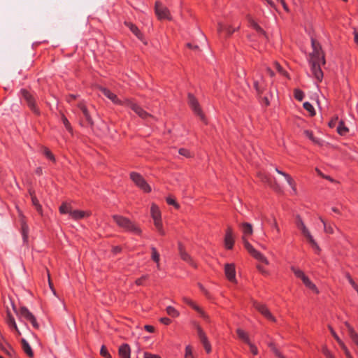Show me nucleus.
Wrapping results in <instances>:
<instances>
[{
  "label": "nucleus",
  "mask_w": 358,
  "mask_h": 358,
  "mask_svg": "<svg viewBox=\"0 0 358 358\" xmlns=\"http://www.w3.org/2000/svg\"><path fill=\"white\" fill-rule=\"evenodd\" d=\"M336 130L338 133L341 136L345 135L349 131L348 128L345 126L343 121L339 122V124L337 127Z\"/></svg>",
  "instance_id": "nucleus-35"
},
{
  "label": "nucleus",
  "mask_w": 358,
  "mask_h": 358,
  "mask_svg": "<svg viewBox=\"0 0 358 358\" xmlns=\"http://www.w3.org/2000/svg\"><path fill=\"white\" fill-rule=\"evenodd\" d=\"M22 94L31 110H32L36 113H38V110L35 106L34 100L32 96L24 90H22Z\"/></svg>",
  "instance_id": "nucleus-15"
},
{
  "label": "nucleus",
  "mask_w": 358,
  "mask_h": 358,
  "mask_svg": "<svg viewBox=\"0 0 358 358\" xmlns=\"http://www.w3.org/2000/svg\"><path fill=\"white\" fill-rule=\"evenodd\" d=\"M118 354L121 358H131V350L128 344H123L120 346Z\"/></svg>",
  "instance_id": "nucleus-19"
},
{
  "label": "nucleus",
  "mask_w": 358,
  "mask_h": 358,
  "mask_svg": "<svg viewBox=\"0 0 358 358\" xmlns=\"http://www.w3.org/2000/svg\"><path fill=\"white\" fill-rule=\"evenodd\" d=\"M179 153L181 155H183L185 157H191V155L189 153V152L185 149V148H180L179 150Z\"/></svg>",
  "instance_id": "nucleus-53"
},
{
  "label": "nucleus",
  "mask_w": 358,
  "mask_h": 358,
  "mask_svg": "<svg viewBox=\"0 0 358 358\" xmlns=\"http://www.w3.org/2000/svg\"><path fill=\"white\" fill-rule=\"evenodd\" d=\"M188 103L194 112L201 118V120L204 121L205 117L199 107L198 101L191 94H189L188 95Z\"/></svg>",
  "instance_id": "nucleus-7"
},
{
  "label": "nucleus",
  "mask_w": 358,
  "mask_h": 358,
  "mask_svg": "<svg viewBox=\"0 0 358 358\" xmlns=\"http://www.w3.org/2000/svg\"><path fill=\"white\" fill-rule=\"evenodd\" d=\"M303 108L310 113L311 116L315 115V111L313 106L309 102H305L303 103Z\"/></svg>",
  "instance_id": "nucleus-43"
},
{
  "label": "nucleus",
  "mask_w": 358,
  "mask_h": 358,
  "mask_svg": "<svg viewBox=\"0 0 358 358\" xmlns=\"http://www.w3.org/2000/svg\"><path fill=\"white\" fill-rule=\"evenodd\" d=\"M113 218L116 224L124 230L136 234L141 233V229L128 218L117 215H113Z\"/></svg>",
  "instance_id": "nucleus-2"
},
{
  "label": "nucleus",
  "mask_w": 358,
  "mask_h": 358,
  "mask_svg": "<svg viewBox=\"0 0 358 358\" xmlns=\"http://www.w3.org/2000/svg\"><path fill=\"white\" fill-rule=\"evenodd\" d=\"M21 344H22V348L24 350V352L29 357H32L33 355H34V353H33V351L31 350V346L29 345V344L28 343V342L22 338L21 340Z\"/></svg>",
  "instance_id": "nucleus-24"
},
{
  "label": "nucleus",
  "mask_w": 358,
  "mask_h": 358,
  "mask_svg": "<svg viewBox=\"0 0 358 358\" xmlns=\"http://www.w3.org/2000/svg\"><path fill=\"white\" fill-rule=\"evenodd\" d=\"M259 99H262V103L265 106H268L269 105V99H268V97L267 96H263L262 95V96H259Z\"/></svg>",
  "instance_id": "nucleus-54"
},
{
  "label": "nucleus",
  "mask_w": 358,
  "mask_h": 358,
  "mask_svg": "<svg viewBox=\"0 0 358 358\" xmlns=\"http://www.w3.org/2000/svg\"><path fill=\"white\" fill-rule=\"evenodd\" d=\"M307 241L309 242V243L311 245L312 248L316 251V252L319 253L321 250L320 248L317 245V243L315 242L313 236L308 238Z\"/></svg>",
  "instance_id": "nucleus-40"
},
{
  "label": "nucleus",
  "mask_w": 358,
  "mask_h": 358,
  "mask_svg": "<svg viewBox=\"0 0 358 358\" xmlns=\"http://www.w3.org/2000/svg\"><path fill=\"white\" fill-rule=\"evenodd\" d=\"M196 329H197L198 336H199L201 342L202 343V344L203 345V344H205V343H208V338H207L205 333L202 330V329L198 326L196 327Z\"/></svg>",
  "instance_id": "nucleus-34"
},
{
  "label": "nucleus",
  "mask_w": 358,
  "mask_h": 358,
  "mask_svg": "<svg viewBox=\"0 0 358 358\" xmlns=\"http://www.w3.org/2000/svg\"><path fill=\"white\" fill-rule=\"evenodd\" d=\"M147 278H148V275H143L141 278H140L136 280V284L137 285H143V281L145 280H146Z\"/></svg>",
  "instance_id": "nucleus-56"
},
{
  "label": "nucleus",
  "mask_w": 358,
  "mask_h": 358,
  "mask_svg": "<svg viewBox=\"0 0 358 358\" xmlns=\"http://www.w3.org/2000/svg\"><path fill=\"white\" fill-rule=\"evenodd\" d=\"M166 202L169 205H173L176 208H179V207H180L179 204L173 198L168 197L166 199Z\"/></svg>",
  "instance_id": "nucleus-51"
},
{
  "label": "nucleus",
  "mask_w": 358,
  "mask_h": 358,
  "mask_svg": "<svg viewBox=\"0 0 358 358\" xmlns=\"http://www.w3.org/2000/svg\"><path fill=\"white\" fill-rule=\"evenodd\" d=\"M349 283L355 289H357L358 285H357V283L355 282L353 279H350Z\"/></svg>",
  "instance_id": "nucleus-64"
},
{
  "label": "nucleus",
  "mask_w": 358,
  "mask_h": 358,
  "mask_svg": "<svg viewBox=\"0 0 358 358\" xmlns=\"http://www.w3.org/2000/svg\"><path fill=\"white\" fill-rule=\"evenodd\" d=\"M338 117H336L334 119L331 120L329 122V126L331 127V128H333L336 126V122L338 121Z\"/></svg>",
  "instance_id": "nucleus-59"
},
{
  "label": "nucleus",
  "mask_w": 358,
  "mask_h": 358,
  "mask_svg": "<svg viewBox=\"0 0 358 358\" xmlns=\"http://www.w3.org/2000/svg\"><path fill=\"white\" fill-rule=\"evenodd\" d=\"M224 27H225V24H224L221 22H219L217 23V31H218V33H221L222 31H224Z\"/></svg>",
  "instance_id": "nucleus-57"
},
{
  "label": "nucleus",
  "mask_w": 358,
  "mask_h": 358,
  "mask_svg": "<svg viewBox=\"0 0 358 358\" xmlns=\"http://www.w3.org/2000/svg\"><path fill=\"white\" fill-rule=\"evenodd\" d=\"M21 229L24 242H26L28 238L29 227L23 219L21 221Z\"/></svg>",
  "instance_id": "nucleus-29"
},
{
  "label": "nucleus",
  "mask_w": 358,
  "mask_h": 358,
  "mask_svg": "<svg viewBox=\"0 0 358 358\" xmlns=\"http://www.w3.org/2000/svg\"><path fill=\"white\" fill-rule=\"evenodd\" d=\"M62 122H63L64 124L66 127V129L70 130L71 128V126H70V123H69V120L66 119V117H64V116H62Z\"/></svg>",
  "instance_id": "nucleus-55"
},
{
  "label": "nucleus",
  "mask_w": 358,
  "mask_h": 358,
  "mask_svg": "<svg viewBox=\"0 0 358 358\" xmlns=\"http://www.w3.org/2000/svg\"><path fill=\"white\" fill-rule=\"evenodd\" d=\"M247 345L249 346L251 352L254 355H257L258 354L257 348L253 343H252L251 341L249 343H248Z\"/></svg>",
  "instance_id": "nucleus-49"
},
{
  "label": "nucleus",
  "mask_w": 358,
  "mask_h": 358,
  "mask_svg": "<svg viewBox=\"0 0 358 358\" xmlns=\"http://www.w3.org/2000/svg\"><path fill=\"white\" fill-rule=\"evenodd\" d=\"M275 171H277V173H279V174H280V175L283 176L285 178V179H286V180H287V183L289 184V186L292 187V189H293V192H294V193H296V190L295 183H294V182L293 179L292 178V177H291L289 175H288V174H287L286 173H284V172H282V171H280V170H279V169H275Z\"/></svg>",
  "instance_id": "nucleus-22"
},
{
  "label": "nucleus",
  "mask_w": 358,
  "mask_h": 358,
  "mask_svg": "<svg viewBox=\"0 0 358 358\" xmlns=\"http://www.w3.org/2000/svg\"><path fill=\"white\" fill-rule=\"evenodd\" d=\"M296 225L301 230V234L305 236L306 239L312 236L310 231L306 227L299 215H296Z\"/></svg>",
  "instance_id": "nucleus-12"
},
{
  "label": "nucleus",
  "mask_w": 358,
  "mask_h": 358,
  "mask_svg": "<svg viewBox=\"0 0 358 358\" xmlns=\"http://www.w3.org/2000/svg\"><path fill=\"white\" fill-rule=\"evenodd\" d=\"M273 353L278 358H285L278 349H273Z\"/></svg>",
  "instance_id": "nucleus-61"
},
{
  "label": "nucleus",
  "mask_w": 358,
  "mask_h": 358,
  "mask_svg": "<svg viewBox=\"0 0 358 358\" xmlns=\"http://www.w3.org/2000/svg\"><path fill=\"white\" fill-rule=\"evenodd\" d=\"M234 244V235L233 229L231 227L228 226L226 229L225 236H224V245L227 249L231 250L232 249Z\"/></svg>",
  "instance_id": "nucleus-8"
},
{
  "label": "nucleus",
  "mask_w": 358,
  "mask_h": 358,
  "mask_svg": "<svg viewBox=\"0 0 358 358\" xmlns=\"http://www.w3.org/2000/svg\"><path fill=\"white\" fill-rule=\"evenodd\" d=\"M71 211H72V207L67 203H63L59 207V212L61 213H69L71 215Z\"/></svg>",
  "instance_id": "nucleus-36"
},
{
  "label": "nucleus",
  "mask_w": 358,
  "mask_h": 358,
  "mask_svg": "<svg viewBox=\"0 0 358 358\" xmlns=\"http://www.w3.org/2000/svg\"><path fill=\"white\" fill-rule=\"evenodd\" d=\"M7 322L10 327H13L17 332L18 334H20V332L15 323V319L9 312L7 314Z\"/></svg>",
  "instance_id": "nucleus-30"
},
{
  "label": "nucleus",
  "mask_w": 358,
  "mask_h": 358,
  "mask_svg": "<svg viewBox=\"0 0 358 358\" xmlns=\"http://www.w3.org/2000/svg\"><path fill=\"white\" fill-rule=\"evenodd\" d=\"M100 354L105 358H112L111 355L108 352L105 345H102V347L101 348Z\"/></svg>",
  "instance_id": "nucleus-48"
},
{
  "label": "nucleus",
  "mask_w": 358,
  "mask_h": 358,
  "mask_svg": "<svg viewBox=\"0 0 358 358\" xmlns=\"http://www.w3.org/2000/svg\"><path fill=\"white\" fill-rule=\"evenodd\" d=\"M100 91L115 103H121L117 96L105 87H100Z\"/></svg>",
  "instance_id": "nucleus-20"
},
{
  "label": "nucleus",
  "mask_w": 358,
  "mask_h": 358,
  "mask_svg": "<svg viewBox=\"0 0 358 358\" xmlns=\"http://www.w3.org/2000/svg\"><path fill=\"white\" fill-rule=\"evenodd\" d=\"M311 66V71L314 77L318 80L322 81L323 78V73L321 70V62H309Z\"/></svg>",
  "instance_id": "nucleus-11"
},
{
  "label": "nucleus",
  "mask_w": 358,
  "mask_h": 358,
  "mask_svg": "<svg viewBox=\"0 0 358 358\" xmlns=\"http://www.w3.org/2000/svg\"><path fill=\"white\" fill-rule=\"evenodd\" d=\"M182 300L185 303L190 306L193 309H194L205 320L208 319V316L207 314L194 302H193L191 299L187 297H182Z\"/></svg>",
  "instance_id": "nucleus-14"
},
{
  "label": "nucleus",
  "mask_w": 358,
  "mask_h": 358,
  "mask_svg": "<svg viewBox=\"0 0 358 358\" xmlns=\"http://www.w3.org/2000/svg\"><path fill=\"white\" fill-rule=\"evenodd\" d=\"M241 227L244 234L242 238L243 243L248 252L257 260L264 262L266 264H268V261L264 257V255L255 249L245 238V236H250L253 232L252 224L248 222H244L241 224Z\"/></svg>",
  "instance_id": "nucleus-1"
},
{
  "label": "nucleus",
  "mask_w": 358,
  "mask_h": 358,
  "mask_svg": "<svg viewBox=\"0 0 358 358\" xmlns=\"http://www.w3.org/2000/svg\"><path fill=\"white\" fill-rule=\"evenodd\" d=\"M236 333L238 334V338L241 339L243 341H244L246 344L250 342L248 334L245 333L243 330L238 329L236 330Z\"/></svg>",
  "instance_id": "nucleus-28"
},
{
  "label": "nucleus",
  "mask_w": 358,
  "mask_h": 358,
  "mask_svg": "<svg viewBox=\"0 0 358 358\" xmlns=\"http://www.w3.org/2000/svg\"><path fill=\"white\" fill-rule=\"evenodd\" d=\"M130 178L138 187L141 189L145 192H150L151 191L150 186L148 184V182L141 174L136 172H131L130 173Z\"/></svg>",
  "instance_id": "nucleus-4"
},
{
  "label": "nucleus",
  "mask_w": 358,
  "mask_h": 358,
  "mask_svg": "<svg viewBox=\"0 0 358 358\" xmlns=\"http://www.w3.org/2000/svg\"><path fill=\"white\" fill-rule=\"evenodd\" d=\"M329 329L332 334V336L335 338V339L338 341V342H340V338H338V336H337V334H336V332L334 331V329H332V327L331 326H329Z\"/></svg>",
  "instance_id": "nucleus-60"
},
{
  "label": "nucleus",
  "mask_w": 358,
  "mask_h": 358,
  "mask_svg": "<svg viewBox=\"0 0 358 358\" xmlns=\"http://www.w3.org/2000/svg\"><path fill=\"white\" fill-rule=\"evenodd\" d=\"M240 26H238L237 28H234L231 25H225L224 32L227 36H231L236 30L238 29Z\"/></svg>",
  "instance_id": "nucleus-44"
},
{
  "label": "nucleus",
  "mask_w": 358,
  "mask_h": 358,
  "mask_svg": "<svg viewBox=\"0 0 358 358\" xmlns=\"http://www.w3.org/2000/svg\"><path fill=\"white\" fill-rule=\"evenodd\" d=\"M203 345L208 353H209L211 351V346L209 342L207 343H205V344H203Z\"/></svg>",
  "instance_id": "nucleus-63"
},
{
  "label": "nucleus",
  "mask_w": 358,
  "mask_h": 358,
  "mask_svg": "<svg viewBox=\"0 0 358 358\" xmlns=\"http://www.w3.org/2000/svg\"><path fill=\"white\" fill-rule=\"evenodd\" d=\"M303 282L305 284V285L308 287L309 289H312L313 291H314L315 293H318L319 291L318 289H317L316 286L315 285V284H313L310 280V279L306 276L303 280H302Z\"/></svg>",
  "instance_id": "nucleus-32"
},
{
  "label": "nucleus",
  "mask_w": 358,
  "mask_h": 358,
  "mask_svg": "<svg viewBox=\"0 0 358 358\" xmlns=\"http://www.w3.org/2000/svg\"><path fill=\"white\" fill-rule=\"evenodd\" d=\"M294 97L296 99H297L299 101H302L303 99V92L299 89H295L294 90Z\"/></svg>",
  "instance_id": "nucleus-46"
},
{
  "label": "nucleus",
  "mask_w": 358,
  "mask_h": 358,
  "mask_svg": "<svg viewBox=\"0 0 358 358\" xmlns=\"http://www.w3.org/2000/svg\"><path fill=\"white\" fill-rule=\"evenodd\" d=\"M311 45L313 52L310 54L309 62H321L322 64H325V59L323 52L322 51L321 45L315 39H311Z\"/></svg>",
  "instance_id": "nucleus-3"
},
{
  "label": "nucleus",
  "mask_w": 358,
  "mask_h": 358,
  "mask_svg": "<svg viewBox=\"0 0 358 358\" xmlns=\"http://www.w3.org/2000/svg\"><path fill=\"white\" fill-rule=\"evenodd\" d=\"M178 250L180 256L182 260L188 262L193 266H196L193 259H192L190 255L185 251L184 246L180 243H178Z\"/></svg>",
  "instance_id": "nucleus-16"
},
{
  "label": "nucleus",
  "mask_w": 358,
  "mask_h": 358,
  "mask_svg": "<svg viewBox=\"0 0 358 358\" xmlns=\"http://www.w3.org/2000/svg\"><path fill=\"white\" fill-rule=\"evenodd\" d=\"M319 219L322 222L324 225V232L332 234H334V229L331 224H329L326 220H324L322 217H320Z\"/></svg>",
  "instance_id": "nucleus-33"
},
{
  "label": "nucleus",
  "mask_w": 358,
  "mask_h": 358,
  "mask_svg": "<svg viewBox=\"0 0 358 358\" xmlns=\"http://www.w3.org/2000/svg\"><path fill=\"white\" fill-rule=\"evenodd\" d=\"M345 326L348 330V333L351 339L357 345V352L358 354V334L354 331L353 328L348 322H345Z\"/></svg>",
  "instance_id": "nucleus-21"
},
{
  "label": "nucleus",
  "mask_w": 358,
  "mask_h": 358,
  "mask_svg": "<svg viewBox=\"0 0 358 358\" xmlns=\"http://www.w3.org/2000/svg\"><path fill=\"white\" fill-rule=\"evenodd\" d=\"M155 13L159 19L171 20L169 10L167 8L164 7L161 3L156 2L155 3Z\"/></svg>",
  "instance_id": "nucleus-6"
},
{
  "label": "nucleus",
  "mask_w": 358,
  "mask_h": 358,
  "mask_svg": "<svg viewBox=\"0 0 358 358\" xmlns=\"http://www.w3.org/2000/svg\"><path fill=\"white\" fill-rule=\"evenodd\" d=\"M160 321L161 322L166 325L169 324L171 322V320L167 317H162L161 318Z\"/></svg>",
  "instance_id": "nucleus-62"
},
{
  "label": "nucleus",
  "mask_w": 358,
  "mask_h": 358,
  "mask_svg": "<svg viewBox=\"0 0 358 358\" xmlns=\"http://www.w3.org/2000/svg\"><path fill=\"white\" fill-rule=\"evenodd\" d=\"M151 216L154 220L161 219L160 210L155 204H152L151 206Z\"/></svg>",
  "instance_id": "nucleus-27"
},
{
  "label": "nucleus",
  "mask_w": 358,
  "mask_h": 358,
  "mask_svg": "<svg viewBox=\"0 0 358 358\" xmlns=\"http://www.w3.org/2000/svg\"><path fill=\"white\" fill-rule=\"evenodd\" d=\"M254 307L259 312L261 313L265 317H266L268 320H270L273 322H275L276 320L275 317L273 316L271 313L269 311V310L267 308V307L264 304H260L256 301L253 303Z\"/></svg>",
  "instance_id": "nucleus-9"
},
{
  "label": "nucleus",
  "mask_w": 358,
  "mask_h": 358,
  "mask_svg": "<svg viewBox=\"0 0 358 358\" xmlns=\"http://www.w3.org/2000/svg\"><path fill=\"white\" fill-rule=\"evenodd\" d=\"M254 88L255 89L258 96H262V95H263L266 89V83L262 76H260L259 80H255L254 81Z\"/></svg>",
  "instance_id": "nucleus-13"
},
{
  "label": "nucleus",
  "mask_w": 358,
  "mask_h": 358,
  "mask_svg": "<svg viewBox=\"0 0 358 358\" xmlns=\"http://www.w3.org/2000/svg\"><path fill=\"white\" fill-rule=\"evenodd\" d=\"M274 66L278 73H280V74L285 76L287 77L288 76L287 73L283 69V68L280 65V64L278 62H275L274 63Z\"/></svg>",
  "instance_id": "nucleus-45"
},
{
  "label": "nucleus",
  "mask_w": 358,
  "mask_h": 358,
  "mask_svg": "<svg viewBox=\"0 0 358 358\" xmlns=\"http://www.w3.org/2000/svg\"><path fill=\"white\" fill-rule=\"evenodd\" d=\"M13 308L19 317H23L29 321L35 329L39 328V324H38L34 315L26 307H21L19 311L16 310L14 306H13Z\"/></svg>",
  "instance_id": "nucleus-5"
},
{
  "label": "nucleus",
  "mask_w": 358,
  "mask_h": 358,
  "mask_svg": "<svg viewBox=\"0 0 358 358\" xmlns=\"http://www.w3.org/2000/svg\"><path fill=\"white\" fill-rule=\"evenodd\" d=\"M322 350L327 358H334L326 346H324Z\"/></svg>",
  "instance_id": "nucleus-52"
},
{
  "label": "nucleus",
  "mask_w": 358,
  "mask_h": 358,
  "mask_svg": "<svg viewBox=\"0 0 358 358\" xmlns=\"http://www.w3.org/2000/svg\"><path fill=\"white\" fill-rule=\"evenodd\" d=\"M125 25L141 40H142V34L138 29L131 22H125Z\"/></svg>",
  "instance_id": "nucleus-26"
},
{
  "label": "nucleus",
  "mask_w": 358,
  "mask_h": 358,
  "mask_svg": "<svg viewBox=\"0 0 358 358\" xmlns=\"http://www.w3.org/2000/svg\"><path fill=\"white\" fill-rule=\"evenodd\" d=\"M89 215L90 213L85 211L72 210L70 215L75 220H79L85 217V216H88Z\"/></svg>",
  "instance_id": "nucleus-25"
},
{
  "label": "nucleus",
  "mask_w": 358,
  "mask_h": 358,
  "mask_svg": "<svg viewBox=\"0 0 358 358\" xmlns=\"http://www.w3.org/2000/svg\"><path fill=\"white\" fill-rule=\"evenodd\" d=\"M154 224H155L157 230L158 231V232L160 234H162V235L165 234L164 230L163 229L162 222L161 219L154 220Z\"/></svg>",
  "instance_id": "nucleus-38"
},
{
  "label": "nucleus",
  "mask_w": 358,
  "mask_h": 358,
  "mask_svg": "<svg viewBox=\"0 0 358 358\" xmlns=\"http://www.w3.org/2000/svg\"><path fill=\"white\" fill-rule=\"evenodd\" d=\"M43 152L47 158H48L49 159H50L53 162L55 161V158L54 155L48 148H44Z\"/></svg>",
  "instance_id": "nucleus-47"
},
{
  "label": "nucleus",
  "mask_w": 358,
  "mask_h": 358,
  "mask_svg": "<svg viewBox=\"0 0 358 358\" xmlns=\"http://www.w3.org/2000/svg\"><path fill=\"white\" fill-rule=\"evenodd\" d=\"M29 194L31 196L32 204L35 206L36 210L40 213L42 214V206L40 205L38 200L37 199L34 191L29 189Z\"/></svg>",
  "instance_id": "nucleus-23"
},
{
  "label": "nucleus",
  "mask_w": 358,
  "mask_h": 358,
  "mask_svg": "<svg viewBox=\"0 0 358 358\" xmlns=\"http://www.w3.org/2000/svg\"><path fill=\"white\" fill-rule=\"evenodd\" d=\"M77 106L82 111L83 116L85 117V118L86 120V122L90 125H91V126L93 125V121L90 115V113L86 108V106L83 103L80 102V103H78Z\"/></svg>",
  "instance_id": "nucleus-18"
},
{
  "label": "nucleus",
  "mask_w": 358,
  "mask_h": 358,
  "mask_svg": "<svg viewBox=\"0 0 358 358\" xmlns=\"http://www.w3.org/2000/svg\"><path fill=\"white\" fill-rule=\"evenodd\" d=\"M151 250H152V259L155 262L157 263V266L158 268H159V254L158 253V252L157 251V250L155 247H152Z\"/></svg>",
  "instance_id": "nucleus-37"
},
{
  "label": "nucleus",
  "mask_w": 358,
  "mask_h": 358,
  "mask_svg": "<svg viewBox=\"0 0 358 358\" xmlns=\"http://www.w3.org/2000/svg\"><path fill=\"white\" fill-rule=\"evenodd\" d=\"M185 358H194L192 355V351L190 346H187L185 348Z\"/></svg>",
  "instance_id": "nucleus-50"
},
{
  "label": "nucleus",
  "mask_w": 358,
  "mask_h": 358,
  "mask_svg": "<svg viewBox=\"0 0 358 358\" xmlns=\"http://www.w3.org/2000/svg\"><path fill=\"white\" fill-rule=\"evenodd\" d=\"M131 108L137 113L141 117L145 119L148 117H152L151 115L148 113L147 112L144 111L143 109H142L139 106L136 105L134 103H129Z\"/></svg>",
  "instance_id": "nucleus-17"
},
{
  "label": "nucleus",
  "mask_w": 358,
  "mask_h": 358,
  "mask_svg": "<svg viewBox=\"0 0 358 358\" xmlns=\"http://www.w3.org/2000/svg\"><path fill=\"white\" fill-rule=\"evenodd\" d=\"M250 25L259 33L266 35L264 31L252 19L250 15L247 17Z\"/></svg>",
  "instance_id": "nucleus-31"
},
{
  "label": "nucleus",
  "mask_w": 358,
  "mask_h": 358,
  "mask_svg": "<svg viewBox=\"0 0 358 358\" xmlns=\"http://www.w3.org/2000/svg\"><path fill=\"white\" fill-rule=\"evenodd\" d=\"M143 355L144 358H160V357L157 355H152L148 352H145Z\"/></svg>",
  "instance_id": "nucleus-58"
},
{
  "label": "nucleus",
  "mask_w": 358,
  "mask_h": 358,
  "mask_svg": "<svg viewBox=\"0 0 358 358\" xmlns=\"http://www.w3.org/2000/svg\"><path fill=\"white\" fill-rule=\"evenodd\" d=\"M224 273L227 278L232 282H236L235 266L233 264H227L224 266Z\"/></svg>",
  "instance_id": "nucleus-10"
},
{
  "label": "nucleus",
  "mask_w": 358,
  "mask_h": 358,
  "mask_svg": "<svg viewBox=\"0 0 358 358\" xmlns=\"http://www.w3.org/2000/svg\"><path fill=\"white\" fill-rule=\"evenodd\" d=\"M304 134L308 138H310L313 143H317V144H320V141L319 139L315 138L313 136V134L312 133V131H309V130H305L304 131Z\"/></svg>",
  "instance_id": "nucleus-41"
},
{
  "label": "nucleus",
  "mask_w": 358,
  "mask_h": 358,
  "mask_svg": "<svg viewBox=\"0 0 358 358\" xmlns=\"http://www.w3.org/2000/svg\"><path fill=\"white\" fill-rule=\"evenodd\" d=\"M166 313L169 315L173 317H176L179 315V312L172 306H168L166 308Z\"/></svg>",
  "instance_id": "nucleus-39"
},
{
  "label": "nucleus",
  "mask_w": 358,
  "mask_h": 358,
  "mask_svg": "<svg viewBox=\"0 0 358 358\" xmlns=\"http://www.w3.org/2000/svg\"><path fill=\"white\" fill-rule=\"evenodd\" d=\"M291 269L294 272L295 275L301 278V280H303L306 276L301 270L296 268L294 266H292Z\"/></svg>",
  "instance_id": "nucleus-42"
}]
</instances>
